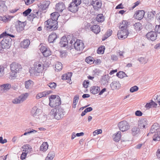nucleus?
I'll return each instance as SVG.
<instances>
[{
    "mask_svg": "<svg viewBox=\"0 0 160 160\" xmlns=\"http://www.w3.org/2000/svg\"><path fill=\"white\" fill-rule=\"evenodd\" d=\"M70 46L71 49L75 48L78 51H82L84 48V43L81 40H77L75 41V40L72 39L70 41L69 44Z\"/></svg>",
    "mask_w": 160,
    "mask_h": 160,
    "instance_id": "1",
    "label": "nucleus"
},
{
    "mask_svg": "<svg viewBox=\"0 0 160 160\" xmlns=\"http://www.w3.org/2000/svg\"><path fill=\"white\" fill-rule=\"evenodd\" d=\"M65 112L63 109L61 107H58L52 109L50 114L56 119L59 120L63 117Z\"/></svg>",
    "mask_w": 160,
    "mask_h": 160,
    "instance_id": "2",
    "label": "nucleus"
},
{
    "mask_svg": "<svg viewBox=\"0 0 160 160\" xmlns=\"http://www.w3.org/2000/svg\"><path fill=\"white\" fill-rule=\"evenodd\" d=\"M45 22L46 29L49 31L55 30L58 28V22L57 21L49 19Z\"/></svg>",
    "mask_w": 160,
    "mask_h": 160,
    "instance_id": "3",
    "label": "nucleus"
},
{
    "mask_svg": "<svg viewBox=\"0 0 160 160\" xmlns=\"http://www.w3.org/2000/svg\"><path fill=\"white\" fill-rule=\"evenodd\" d=\"M10 67L11 72L10 75L13 77L15 76L16 74L21 70L22 69L20 64L15 62L10 64Z\"/></svg>",
    "mask_w": 160,
    "mask_h": 160,
    "instance_id": "4",
    "label": "nucleus"
},
{
    "mask_svg": "<svg viewBox=\"0 0 160 160\" xmlns=\"http://www.w3.org/2000/svg\"><path fill=\"white\" fill-rule=\"evenodd\" d=\"M68 8V10L72 12H75L78 9V6L81 3V0H72Z\"/></svg>",
    "mask_w": 160,
    "mask_h": 160,
    "instance_id": "5",
    "label": "nucleus"
},
{
    "mask_svg": "<svg viewBox=\"0 0 160 160\" xmlns=\"http://www.w3.org/2000/svg\"><path fill=\"white\" fill-rule=\"evenodd\" d=\"M1 42V44L3 49H8L10 47L11 38L9 37H4Z\"/></svg>",
    "mask_w": 160,
    "mask_h": 160,
    "instance_id": "6",
    "label": "nucleus"
},
{
    "mask_svg": "<svg viewBox=\"0 0 160 160\" xmlns=\"http://www.w3.org/2000/svg\"><path fill=\"white\" fill-rule=\"evenodd\" d=\"M28 96L27 93L21 94L19 96L12 100V102L15 104L20 103L25 100Z\"/></svg>",
    "mask_w": 160,
    "mask_h": 160,
    "instance_id": "7",
    "label": "nucleus"
},
{
    "mask_svg": "<svg viewBox=\"0 0 160 160\" xmlns=\"http://www.w3.org/2000/svg\"><path fill=\"white\" fill-rule=\"evenodd\" d=\"M130 33L127 29H121L118 32L117 36L119 39H124L126 38Z\"/></svg>",
    "mask_w": 160,
    "mask_h": 160,
    "instance_id": "8",
    "label": "nucleus"
},
{
    "mask_svg": "<svg viewBox=\"0 0 160 160\" xmlns=\"http://www.w3.org/2000/svg\"><path fill=\"white\" fill-rule=\"evenodd\" d=\"M26 24L25 22H21L19 20L17 21L15 24V28L17 31L19 32L22 31L24 28Z\"/></svg>",
    "mask_w": 160,
    "mask_h": 160,
    "instance_id": "9",
    "label": "nucleus"
},
{
    "mask_svg": "<svg viewBox=\"0 0 160 160\" xmlns=\"http://www.w3.org/2000/svg\"><path fill=\"white\" fill-rule=\"evenodd\" d=\"M118 127L120 130L122 132L128 130L130 128L128 123L125 121L119 122L118 124Z\"/></svg>",
    "mask_w": 160,
    "mask_h": 160,
    "instance_id": "10",
    "label": "nucleus"
},
{
    "mask_svg": "<svg viewBox=\"0 0 160 160\" xmlns=\"http://www.w3.org/2000/svg\"><path fill=\"white\" fill-rule=\"evenodd\" d=\"M43 64L40 63H36L34 64L33 69V74L35 76H38L39 73L41 72L43 69Z\"/></svg>",
    "mask_w": 160,
    "mask_h": 160,
    "instance_id": "11",
    "label": "nucleus"
},
{
    "mask_svg": "<svg viewBox=\"0 0 160 160\" xmlns=\"http://www.w3.org/2000/svg\"><path fill=\"white\" fill-rule=\"evenodd\" d=\"M58 98L54 100H50L49 102V105L52 108L55 107L60 105L61 103V99L59 96H57Z\"/></svg>",
    "mask_w": 160,
    "mask_h": 160,
    "instance_id": "12",
    "label": "nucleus"
},
{
    "mask_svg": "<svg viewBox=\"0 0 160 160\" xmlns=\"http://www.w3.org/2000/svg\"><path fill=\"white\" fill-rule=\"evenodd\" d=\"M68 38H66L65 36L63 37L61 39L59 42L60 45L62 47H65L68 46L70 48V46H69V44L71 40H68Z\"/></svg>",
    "mask_w": 160,
    "mask_h": 160,
    "instance_id": "13",
    "label": "nucleus"
},
{
    "mask_svg": "<svg viewBox=\"0 0 160 160\" xmlns=\"http://www.w3.org/2000/svg\"><path fill=\"white\" fill-rule=\"evenodd\" d=\"M147 125V120L146 118H142L138 121V127L140 129H144Z\"/></svg>",
    "mask_w": 160,
    "mask_h": 160,
    "instance_id": "14",
    "label": "nucleus"
},
{
    "mask_svg": "<svg viewBox=\"0 0 160 160\" xmlns=\"http://www.w3.org/2000/svg\"><path fill=\"white\" fill-rule=\"evenodd\" d=\"M146 36L148 39L154 41L157 38V33L156 32L151 31L148 33Z\"/></svg>",
    "mask_w": 160,
    "mask_h": 160,
    "instance_id": "15",
    "label": "nucleus"
},
{
    "mask_svg": "<svg viewBox=\"0 0 160 160\" xmlns=\"http://www.w3.org/2000/svg\"><path fill=\"white\" fill-rule=\"evenodd\" d=\"M41 112V110L38 109L36 106L32 108L31 112L32 115L37 118V117L39 115Z\"/></svg>",
    "mask_w": 160,
    "mask_h": 160,
    "instance_id": "16",
    "label": "nucleus"
},
{
    "mask_svg": "<svg viewBox=\"0 0 160 160\" xmlns=\"http://www.w3.org/2000/svg\"><path fill=\"white\" fill-rule=\"evenodd\" d=\"M155 13V11L148 12L147 13V16L145 17L146 20L148 22H149L153 20L154 18Z\"/></svg>",
    "mask_w": 160,
    "mask_h": 160,
    "instance_id": "17",
    "label": "nucleus"
},
{
    "mask_svg": "<svg viewBox=\"0 0 160 160\" xmlns=\"http://www.w3.org/2000/svg\"><path fill=\"white\" fill-rule=\"evenodd\" d=\"M145 14V12L143 10L138 11L134 14V17L136 19L141 20L142 19Z\"/></svg>",
    "mask_w": 160,
    "mask_h": 160,
    "instance_id": "18",
    "label": "nucleus"
},
{
    "mask_svg": "<svg viewBox=\"0 0 160 160\" xmlns=\"http://www.w3.org/2000/svg\"><path fill=\"white\" fill-rule=\"evenodd\" d=\"M109 78L108 75H105L102 77L100 80V82L102 84L105 85L107 84L109 81Z\"/></svg>",
    "mask_w": 160,
    "mask_h": 160,
    "instance_id": "19",
    "label": "nucleus"
},
{
    "mask_svg": "<svg viewBox=\"0 0 160 160\" xmlns=\"http://www.w3.org/2000/svg\"><path fill=\"white\" fill-rule=\"evenodd\" d=\"M90 30L95 34H98L100 31L99 26L97 25H92L90 28Z\"/></svg>",
    "mask_w": 160,
    "mask_h": 160,
    "instance_id": "20",
    "label": "nucleus"
},
{
    "mask_svg": "<svg viewBox=\"0 0 160 160\" xmlns=\"http://www.w3.org/2000/svg\"><path fill=\"white\" fill-rule=\"evenodd\" d=\"M100 87L98 86H92L90 88V92L93 94H96L99 92Z\"/></svg>",
    "mask_w": 160,
    "mask_h": 160,
    "instance_id": "21",
    "label": "nucleus"
},
{
    "mask_svg": "<svg viewBox=\"0 0 160 160\" xmlns=\"http://www.w3.org/2000/svg\"><path fill=\"white\" fill-rule=\"evenodd\" d=\"M65 8V6L63 3H58L56 5V9L58 11L62 12Z\"/></svg>",
    "mask_w": 160,
    "mask_h": 160,
    "instance_id": "22",
    "label": "nucleus"
},
{
    "mask_svg": "<svg viewBox=\"0 0 160 160\" xmlns=\"http://www.w3.org/2000/svg\"><path fill=\"white\" fill-rule=\"evenodd\" d=\"M140 128L137 126L132 127L131 129V133L133 136H135L140 133Z\"/></svg>",
    "mask_w": 160,
    "mask_h": 160,
    "instance_id": "23",
    "label": "nucleus"
},
{
    "mask_svg": "<svg viewBox=\"0 0 160 160\" xmlns=\"http://www.w3.org/2000/svg\"><path fill=\"white\" fill-rule=\"evenodd\" d=\"M110 87L112 90L118 89L120 84L117 81H113L110 85Z\"/></svg>",
    "mask_w": 160,
    "mask_h": 160,
    "instance_id": "24",
    "label": "nucleus"
},
{
    "mask_svg": "<svg viewBox=\"0 0 160 160\" xmlns=\"http://www.w3.org/2000/svg\"><path fill=\"white\" fill-rule=\"evenodd\" d=\"M159 128V126L158 124L157 123H155L151 127L150 130V132L151 133H154Z\"/></svg>",
    "mask_w": 160,
    "mask_h": 160,
    "instance_id": "25",
    "label": "nucleus"
},
{
    "mask_svg": "<svg viewBox=\"0 0 160 160\" xmlns=\"http://www.w3.org/2000/svg\"><path fill=\"white\" fill-rule=\"evenodd\" d=\"M57 38L56 34L55 33H52L49 35L48 40L49 42H53Z\"/></svg>",
    "mask_w": 160,
    "mask_h": 160,
    "instance_id": "26",
    "label": "nucleus"
},
{
    "mask_svg": "<svg viewBox=\"0 0 160 160\" xmlns=\"http://www.w3.org/2000/svg\"><path fill=\"white\" fill-rule=\"evenodd\" d=\"M30 44V42L28 39L24 40L21 43L22 47L23 48H27L28 47Z\"/></svg>",
    "mask_w": 160,
    "mask_h": 160,
    "instance_id": "27",
    "label": "nucleus"
},
{
    "mask_svg": "<svg viewBox=\"0 0 160 160\" xmlns=\"http://www.w3.org/2000/svg\"><path fill=\"white\" fill-rule=\"evenodd\" d=\"M72 74V72H68L67 73L64 74L62 76V78L64 80H70Z\"/></svg>",
    "mask_w": 160,
    "mask_h": 160,
    "instance_id": "28",
    "label": "nucleus"
},
{
    "mask_svg": "<svg viewBox=\"0 0 160 160\" xmlns=\"http://www.w3.org/2000/svg\"><path fill=\"white\" fill-rule=\"evenodd\" d=\"M33 84V82L31 80H29L25 82V88L27 89H30Z\"/></svg>",
    "mask_w": 160,
    "mask_h": 160,
    "instance_id": "29",
    "label": "nucleus"
},
{
    "mask_svg": "<svg viewBox=\"0 0 160 160\" xmlns=\"http://www.w3.org/2000/svg\"><path fill=\"white\" fill-rule=\"evenodd\" d=\"M92 5L93 6H96L98 8H100L102 6L101 1L100 0H96L94 1L93 0Z\"/></svg>",
    "mask_w": 160,
    "mask_h": 160,
    "instance_id": "30",
    "label": "nucleus"
},
{
    "mask_svg": "<svg viewBox=\"0 0 160 160\" xmlns=\"http://www.w3.org/2000/svg\"><path fill=\"white\" fill-rule=\"evenodd\" d=\"M55 156L54 152L53 151L51 152L48 154V156L46 158L45 160H52Z\"/></svg>",
    "mask_w": 160,
    "mask_h": 160,
    "instance_id": "31",
    "label": "nucleus"
},
{
    "mask_svg": "<svg viewBox=\"0 0 160 160\" xmlns=\"http://www.w3.org/2000/svg\"><path fill=\"white\" fill-rule=\"evenodd\" d=\"M10 17L9 16H6L3 17L0 16V20L5 23L11 20Z\"/></svg>",
    "mask_w": 160,
    "mask_h": 160,
    "instance_id": "32",
    "label": "nucleus"
},
{
    "mask_svg": "<svg viewBox=\"0 0 160 160\" xmlns=\"http://www.w3.org/2000/svg\"><path fill=\"white\" fill-rule=\"evenodd\" d=\"M0 87L2 90H7L9 89L11 87V85L10 84L7 83L1 85Z\"/></svg>",
    "mask_w": 160,
    "mask_h": 160,
    "instance_id": "33",
    "label": "nucleus"
},
{
    "mask_svg": "<svg viewBox=\"0 0 160 160\" xmlns=\"http://www.w3.org/2000/svg\"><path fill=\"white\" fill-rule=\"evenodd\" d=\"M48 145L47 142H44L41 145L40 150L42 151H46L48 148Z\"/></svg>",
    "mask_w": 160,
    "mask_h": 160,
    "instance_id": "34",
    "label": "nucleus"
},
{
    "mask_svg": "<svg viewBox=\"0 0 160 160\" xmlns=\"http://www.w3.org/2000/svg\"><path fill=\"white\" fill-rule=\"evenodd\" d=\"M59 16V14L58 12H54L51 14V19H52L53 20H57Z\"/></svg>",
    "mask_w": 160,
    "mask_h": 160,
    "instance_id": "35",
    "label": "nucleus"
},
{
    "mask_svg": "<svg viewBox=\"0 0 160 160\" xmlns=\"http://www.w3.org/2000/svg\"><path fill=\"white\" fill-rule=\"evenodd\" d=\"M121 132L120 131H118L115 135L113 140L116 142H118L121 138Z\"/></svg>",
    "mask_w": 160,
    "mask_h": 160,
    "instance_id": "36",
    "label": "nucleus"
},
{
    "mask_svg": "<svg viewBox=\"0 0 160 160\" xmlns=\"http://www.w3.org/2000/svg\"><path fill=\"white\" fill-rule=\"evenodd\" d=\"M49 4V2H46L40 5V7L42 10H43L46 9L48 8Z\"/></svg>",
    "mask_w": 160,
    "mask_h": 160,
    "instance_id": "37",
    "label": "nucleus"
},
{
    "mask_svg": "<svg viewBox=\"0 0 160 160\" xmlns=\"http://www.w3.org/2000/svg\"><path fill=\"white\" fill-rule=\"evenodd\" d=\"M55 71L57 72L59 71L62 69V64L60 62H57L55 65Z\"/></svg>",
    "mask_w": 160,
    "mask_h": 160,
    "instance_id": "38",
    "label": "nucleus"
},
{
    "mask_svg": "<svg viewBox=\"0 0 160 160\" xmlns=\"http://www.w3.org/2000/svg\"><path fill=\"white\" fill-rule=\"evenodd\" d=\"M96 20L98 22H102L104 21V18L102 14L98 15L96 18Z\"/></svg>",
    "mask_w": 160,
    "mask_h": 160,
    "instance_id": "39",
    "label": "nucleus"
},
{
    "mask_svg": "<svg viewBox=\"0 0 160 160\" xmlns=\"http://www.w3.org/2000/svg\"><path fill=\"white\" fill-rule=\"evenodd\" d=\"M117 76L120 78H122L124 77H128L125 73L122 71H120L117 73Z\"/></svg>",
    "mask_w": 160,
    "mask_h": 160,
    "instance_id": "40",
    "label": "nucleus"
},
{
    "mask_svg": "<svg viewBox=\"0 0 160 160\" xmlns=\"http://www.w3.org/2000/svg\"><path fill=\"white\" fill-rule=\"evenodd\" d=\"M153 140L155 141H159L160 140V131L158 132L153 136Z\"/></svg>",
    "mask_w": 160,
    "mask_h": 160,
    "instance_id": "41",
    "label": "nucleus"
},
{
    "mask_svg": "<svg viewBox=\"0 0 160 160\" xmlns=\"http://www.w3.org/2000/svg\"><path fill=\"white\" fill-rule=\"evenodd\" d=\"M128 22L126 21H123L122 24L120 26V28L123 29H127Z\"/></svg>",
    "mask_w": 160,
    "mask_h": 160,
    "instance_id": "42",
    "label": "nucleus"
},
{
    "mask_svg": "<svg viewBox=\"0 0 160 160\" xmlns=\"http://www.w3.org/2000/svg\"><path fill=\"white\" fill-rule=\"evenodd\" d=\"M134 26L136 31H139L141 29L142 25L139 22H137L134 25Z\"/></svg>",
    "mask_w": 160,
    "mask_h": 160,
    "instance_id": "43",
    "label": "nucleus"
},
{
    "mask_svg": "<svg viewBox=\"0 0 160 160\" xmlns=\"http://www.w3.org/2000/svg\"><path fill=\"white\" fill-rule=\"evenodd\" d=\"M8 36H10L12 38L14 37V36L13 35L8 34L6 33V32H3L2 34H1L0 35L1 38H3L4 37H8Z\"/></svg>",
    "mask_w": 160,
    "mask_h": 160,
    "instance_id": "44",
    "label": "nucleus"
},
{
    "mask_svg": "<svg viewBox=\"0 0 160 160\" xmlns=\"http://www.w3.org/2000/svg\"><path fill=\"white\" fill-rule=\"evenodd\" d=\"M82 2L86 6L88 5L89 6L92 5L93 0H82Z\"/></svg>",
    "mask_w": 160,
    "mask_h": 160,
    "instance_id": "45",
    "label": "nucleus"
},
{
    "mask_svg": "<svg viewBox=\"0 0 160 160\" xmlns=\"http://www.w3.org/2000/svg\"><path fill=\"white\" fill-rule=\"evenodd\" d=\"M93 58L91 56L85 59V61L88 63H92L93 62Z\"/></svg>",
    "mask_w": 160,
    "mask_h": 160,
    "instance_id": "46",
    "label": "nucleus"
},
{
    "mask_svg": "<svg viewBox=\"0 0 160 160\" xmlns=\"http://www.w3.org/2000/svg\"><path fill=\"white\" fill-rule=\"evenodd\" d=\"M105 47L102 46L99 47L97 50V53L98 54H102L105 49Z\"/></svg>",
    "mask_w": 160,
    "mask_h": 160,
    "instance_id": "47",
    "label": "nucleus"
},
{
    "mask_svg": "<svg viewBox=\"0 0 160 160\" xmlns=\"http://www.w3.org/2000/svg\"><path fill=\"white\" fill-rule=\"evenodd\" d=\"M51 52L50 50L48 49L47 50L45 51L43 54L45 57H48L51 55Z\"/></svg>",
    "mask_w": 160,
    "mask_h": 160,
    "instance_id": "48",
    "label": "nucleus"
},
{
    "mask_svg": "<svg viewBox=\"0 0 160 160\" xmlns=\"http://www.w3.org/2000/svg\"><path fill=\"white\" fill-rule=\"evenodd\" d=\"M48 85L51 89H53L55 88L56 86V84L54 82H52L49 83Z\"/></svg>",
    "mask_w": 160,
    "mask_h": 160,
    "instance_id": "49",
    "label": "nucleus"
},
{
    "mask_svg": "<svg viewBox=\"0 0 160 160\" xmlns=\"http://www.w3.org/2000/svg\"><path fill=\"white\" fill-rule=\"evenodd\" d=\"M32 10L30 8H28L23 12V14L25 16H28L31 12Z\"/></svg>",
    "mask_w": 160,
    "mask_h": 160,
    "instance_id": "50",
    "label": "nucleus"
},
{
    "mask_svg": "<svg viewBox=\"0 0 160 160\" xmlns=\"http://www.w3.org/2000/svg\"><path fill=\"white\" fill-rule=\"evenodd\" d=\"M138 87L136 86H135L131 88L130 89V91L131 92H133L138 91Z\"/></svg>",
    "mask_w": 160,
    "mask_h": 160,
    "instance_id": "51",
    "label": "nucleus"
},
{
    "mask_svg": "<svg viewBox=\"0 0 160 160\" xmlns=\"http://www.w3.org/2000/svg\"><path fill=\"white\" fill-rule=\"evenodd\" d=\"M138 60L139 61V62L142 64L145 63L147 62V61L146 60L145 58L143 57H141L139 58H138Z\"/></svg>",
    "mask_w": 160,
    "mask_h": 160,
    "instance_id": "52",
    "label": "nucleus"
},
{
    "mask_svg": "<svg viewBox=\"0 0 160 160\" xmlns=\"http://www.w3.org/2000/svg\"><path fill=\"white\" fill-rule=\"evenodd\" d=\"M102 132V130L101 129H98L95 131L93 132V134L94 135H95L96 134H100Z\"/></svg>",
    "mask_w": 160,
    "mask_h": 160,
    "instance_id": "53",
    "label": "nucleus"
},
{
    "mask_svg": "<svg viewBox=\"0 0 160 160\" xmlns=\"http://www.w3.org/2000/svg\"><path fill=\"white\" fill-rule=\"evenodd\" d=\"M35 0H24V1L27 5H30Z\"/></svg>",
    "mask_w": 160,
    "mask_h": 160,
    "instance_id": "54",
    "label": "nucleus"
},
{
    "mask_svg": "<svg viewBox=\"0 0 160 160\" xmlns=\"http://www.w3.org/2000/svg\"><path fill=\"white\" fill-rule=\"evenodd\" d=\"M29 16L31 17L33 19L35 18H38L39 17V15H35L34 13L32 12L29 15Z\"/></svg>",
    "mask_w": 160,
    "mask_h": 160,
    "instance_id": "55",
    "label": "nucleus"
},
{
    "mask_svg": "<svg viewBox=\"0 0 160 160\" xmlns=\"http://www.w3.org/2000/svg\"><path fill=\"white\" fill-rule=\"evenodd\" d=\"M57 96H59L58 95H51L50 97H49V102H50V100H54V99H56V98H57L58 97Z\"/></svg>",
    "mask_w": 160,
    "mask_h": 160,
    "instance_id": "56",
    "label": "nucleus"
},
{
    "mask_svg": "<svg viewBox=\"0 0 160 160\" xmlns=\"http://www.w3.org/2000/svg\"><path fill=\"white\" fill-rule=\"evenodd\" d=\"M93 72H94L95 74L97 75H99L101 74L102 72L101 70L98 69L95 70L94 71H93Z\"/></svg>",
    "mask_w": 160,
    "mask_h": 160,
    "instance_id": "57",
    "label": "nucleus"
},
{
    "mask_svg": "<svg viewBox=\"0 0 160 160\" xmlns=\"http://www.w3.org/2000/svg\"><path fill=\"white\" fill-rule=\"evenodd\" d=\"M4 68L2 66H0V77L4 74Z\"/></svg>",
    "mask_w": 160,
    "mask_h": 160,
    "instance_id": "58",
    "label": "nucleus"
},
{
    "mask_svg": "<svg viewBox=\"0 0 160 160\" xmlns=\"http://www.w3.org/2000/svg\"><path fill=\"white\" fill-rule=\"evenodd\" d=\"M135 114L136 116H142V113L141 111L137 110L135 112Z\"/></svg>",
    "mask_w": 160,
    "mask_h": 160,
    "instance_id": "59",
    "label": "nucleus"
},
{
    "mask_svg": "<svg viewBox=\"0 0 160 160\" xmlns=\"http://www.w3.org/2000/svg\"><path fill=\"white\" fill-rule=\"evenodd\" d=\"M48 49L46 47L44 46H41L40 48V50L42 52V54Z\"/></svg>",
    "mask_w": 160,
    "mask_h": 160,
    "instance_id": "60",
    "label": "nucleus"
},
{
    "mask_svg": "<svg viewBox=\"0 0 160 160\" xmlns=\"http://www.w3.org/2000/svg\"><path fill=\"white\" fill-rule=\"evenodd\" d=\"M89 82L88 81H84L83 83V86L85 88H87L88 85L89 84Z\"/></svg>",
    "mask_w": 160,
    "mask_h": 160,
    "instance_id": "61",
    "label": "nucleus"
},
{
    "mask_svg": "<svg viewBox=\"0 0 160 160\" xmlns=\"http://www.w3.org/2000/svg\"><path fill=\"white\" fill-rule=\"evenodd\" d=\"M51 92L50 91H45L42 92V96L43 97H45L47 95H48Z\"/></svg>",
    "mask_w": 160,
    "mask_h": 160,
    "instance_id": "62",
    "label": "nucleus"
},
{
    "mask_svg": "<svg viewBox=\"0 0 160 160\" xmlns=\"http://www.w3.org/2000/svg\"><path fill=\"white\" fill-rule=\"evenodd\" d=\"M27 153L26 152H23L21 155L20 158L22 160H24L25 158Z\"/></svg>",
    "mask_w": 160,
    "mask_h": 160,
    "instance_id": "63",
    "label": "nucleus"
},
{
    "mask_svg": "<svg viewBox=\"0 0 160 160\" xmlns=\"http://www.w3.org/2000/svg\"><path fill=\"white\" fill-rule=\"evenodd\" d=\"M155 31L157 32L158 33H160V25H159L156 26L155 29Z\"/></svg>",
    "mask_w": 160,
    "mask_h": 160,
    "instance_id": "64",
    "label": "nucleus"
}]
</instances>
